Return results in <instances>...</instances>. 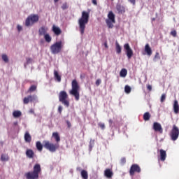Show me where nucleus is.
Segmentation results:
<instances>
[{
	"label": "nucleus",
	"instance_id": "nucleus-1",
	"mask_svg": "<svg viewBox=\"0 0 179 179\" xmlns=\"http://www.w3.org/2000/svg\"><path fill=\"white\" fill-rule=\"evenodd\" d=\"M52 137L55 139L57 143H51L49 141H44L43 148L47 150H49V152L54 153L59 149V144L58 143L61 142V137H59L58 132L52 133Z\"/></svg>",
	"mask_w": 179,
	"mask_h": 179
},
{
	"label": "nucleus",
	"instance_id": "nucleus-2",
	"mask_svg": "<svg viewBox=\"0 0 179 179\" xmlns=\"http://www.w3.org/2000/svg\"><path fill=\"white\" fill-rule=\"evenodd\" d=\"M89 13L86 11L82 12L81 17L78 20V26L80 33L82 36L85 34V30L86 29V24L89 23Z\"/></svg>",
	"mask_w": 179,
	"mask_h": 179
},
{
	"label": "nucleus",
	"instance_id": "nucleus-3",
	"mask_svg": "<svg viewBox=\"0 0 179 179\" xmlns=\"http://www.w3.org/2000/svg\"><path fill=\"white\" fill-rule=\"evenodd\" d=\"M41 173V166L40 164H36L34 166V171L25 173L27 179H38V174Z\"/></svg>",
	"mask_w": 179,
	"mask_h": 179
},
{
	"label": "nucleus",
	"instance_id": "nucleus-4",
	"mask_svg": "<svg viewBox=\"0 0 179 179\" xmlns=\"http://www.w3.org/2000/svg\"><path fill=\"white\" fill-rule=\"evenodd\" d=\"M71 90L69 92V94L72 96H74L75 99L76 101H79V99L80 97V95L79 94V89H80V87L79 86V84L78 83V81L76 80H73L71 83Z\"/></svg>",
	"mask_w": 179,
	"mask_h": 179
},
{
	"label": "nucleus",
	"instance_id": "nucleus-5",
	"mask_svg": "<svg viewBox=\"0 0 179 179\" xmlns=\"http://www.w3.org/2000/svg\"><path fill=\"white\" fill-rule=\"evenodd\" d=\"M40 20V17L37 14H31L25 20V26L29 27V26H33V24L37 23Z\"/></svg>",
	"mask_w": 179,
	"mask_h": 179
},
{
	"label": "nucleus",
	"instance_id": "nucleus-6",
	"mask_svg": "<svg viewBox=\"0 0 179 179\" xmlns=\"http://www.w3.org/2000/svg\"><path fill=\"white\" fill-rule=\"evenodd\" d=\"M68 99V93H66L65 91H61L59 93V101L63 103L65 107H69V99Z\"/></svg>",
	"mask_w": 179,
	"mask_h": 179
},
{
	"label": "nucleus",
	"instance_id": "nucleus-7",
	"mask_svg": "<svg viewBox=\"0 0 179 179\" xmlns=\"http://www.w3.org/2000/svg\"><path fill=\"white\" fill-rule=\"evenodd\" d=\"M106 23L108 29H113L114 27V23H115V14L113 11H109L108 14V19L106 20Z\"/></svg>",
	"mask_w": 179,
	"mask_h": 179
},
{
	"label": "nucleus",
	"instance_id": "nucleus-8",
	"mask_svg": "<svg viewBox=\"0 0 179 179\" xmlns=\"http://www.w3.org/2000/svg\"><path fill=\"white\" fill-rule=\"evenodd\" d=\"M64 45H62V41H58L54 43L50 46V51L52 54H59V52L61 50H62V47Z\"/></svg>",
	"mask_w": 179,
	"mask_h": 179
},
{
	"label": "nucleus",
	"instance_id": "nucleus-9",
	"mask_svg": "<svg viewBox=\"0 0 179 179\" xmlns=\"http://www.w3.org/2000/svg\"><path fill=\"white\" fill-rule=\"evenodd\" d=\"M170 136L172 141H177V139H178L179 129H178V127H177V125L176 124L173 125L172 129L171 131Z\"/></svg>",
	"mask_w": 179,
	"mask_h": 179
},
{
	"label": "nucleus",
	"instance_id": "nucleus-10",
	"mask_svg": "<svg viewBox=\"0 0 179 179\" xmlns=\"http://www.w3.org/2000/svg\"><path fill=\"white\" fill-rule=\"evenodd\" d=\"M124 48L126 51V55L128 59H131L132 57H134V50H132L131 46H129V43H125L124 45Z\"/></svg>",
	"mask_w": 179,
	"mask_h": 179
},
{
	"label": "nucleus",
	"instance_id": "nucleus-11",
	"mask_svg": "<svg viewBox=\"0 0 179 179\" xmlns=\"http://www.w3.org/2000/svg\"><path fill=\"white\" fill-rule=\"evenodd\" d=\"M141 166H139V165L136 164H134L130 167L129 174L130 176H135V173H141Z\"/></svg>",
	"mask_w": 179,
	"mask_h": 179
},
{
	"label": "nucleus",
	"instance_id": "nucleus-12",
	"mask_svg": "<svg viewBox=\"0 0 179 179\" xmlns=\"http://www.w3.org/2000/svg\"><path fill=\"white\" fill-rule=\"evenodd\" d=\"M153 129L155 132H159V134H163V127H162V124L159 122H154L153 124Z\"/></svg>",
	"mask_w": 179,
	"mask_h": 179
},
{
	"label": "nucleus",
	"instance_id": "nucleus-13",
	"mask_svg": "<svg viewBox=\"0 0 179 179\" xmlns=\"http://www.w3.org/2000/svg\"><path fill=\"white\" fill-rule=\"evenodd\" d=\"M48 31V27L43 26L38 29L39 36H45Z\"/></svg>",
	"mask_w": 179,
	"mask_h": 179
},
{
	"label": "nucleus",
	"instance_id": "nucleus-14",
	"mask_svg": "<svg viewBox=\"0 0 179 179\" xmlns=\"http://www.w3.org/2000/svg\"><path fill=\"white\" fill-rule=\"evenodd\" d=\"M159 155H160V161L164 162L166 160V158L167 157V153L166 152V150L163 149L159 150Z\"/></svg>",
	"mask_w": 179,
	"mask_h": 179
},
{
	"label": "nucleus",
	"instance_id": "nucleus-15",
	"mask_svg": "<svg viewBox=\"0 0 179 179\" xmlns=\"http://www.w3.org/2000/svg\"><path fill=\"white\" fill-rule=\"evenodd\" d=\"M52 30L56 36H59L62 33V30H61V28H59L55 25L52 26Z\"/></svg>",
	"mask_w": 179,
	"mask_h": 179
},
{
	"label": "nucleus",
	"instance_id": "nucleus-16",
	"mask_svg": "<svg viewBox=\"0 0 179 179\" xmlns=\"http://www.w3.org/2000/svg\"><path fill=\"white\" fill-rule=\"evenodd\" d=\"M104 176L107 178H113V176H114V173H113V171L110 169H107L104 171Z\"/></svg>",
	"mask_w": 179,
	"mask_h": 179
},
{
	"label": "nucleus",
	"instance_id": "nucleus-17",
	"mask_svg": "<svg viewBox=\"0 0 179 179\" xmlns=\"http://www.w3.org/2000/svg\"><path fill=\"white\" fill-rule=\"evenodd\" d=\"M36 99V96L29 95L27 97H24L23 99L24 104H29V101H33Z\"/></svg>",
	"mask_w": 179,
	"mask_h": 179
},
{
	"label": "nucleus",
	"instance_id": "nucleus-18",
	"mask_svg": "<svg viewBox=\"0 0 179 179\" xmlns=\"http://www.w3.org/2000/svg\"><path fill=\"white\" fill-rule=\"evenodd\" d=\"M24 141L27 143H30L31 142V136L30 135V133L29 131H26L24 136Z\"/></svg>",
	"mask_w": 179,
	"mask_h": 179
},
{
	"label": "nucleus",
	"instance_id": "nucleus-19",
	"mask_svg": "<svg viewBox=\"0 0 179 179\" xmlns=\"http://www.w3.org/2000/svg\"><path fill=\"white\" fill-rule=\"evenodd\" d=\"M26 156L29 157V159H33V157H34V151L31 149L27 150Z\"/></svg>",
	"mask_w": 179,
	"mask_h": 179
},
{
	"label": "nucleus",
	"instance_id": "nucleus-20",
	"mask_svg": "<svg viewBox=\"0 0 179 179\" xmlns=\"http://www.w3.org/2000/svg\"><path fill=\"white\" fill-rule=\"evenodd\" d=\"M173 111L175 114H178L179 113V105H178V101L175 100L173 103Z\"/></svg>",
	"mask_w": 179,
	"mask_h": 179
},
{
	"label": "nucleus",
	"instance_id": "nucleus-21",
	"mask_svg": "<svg viewBox=\"0 0 179 179\" xmlns=\"http://www.w3.org/2000/svg\"><path fill=\"white\" fill-rule=\"evenodd\" d=\"M145 52L147 53V55H152V48H150V46L149 44H146L145 46Z\"/></svg>",
	"mask_w": 179,
	"mask_h": 179
},
{
	"label": "nucleus",
	"instance_id": "nucleus-22",
	"mask_svg": "<svg viewBox=\"0 0 179 179\" xmlns=\"http://www.w3.org/2000/svg\"><path fill=\"white\" fill-rule=\"evenodd\" d=\"M116 9L118 13H124V12H125V8H124V6H121L120 4H117L116 6Z\"/></svg>",
	"mask_w": 179,
	"mask_h": 179
},
{
	"label": "nucleus",
	"instance_id": "nucleus-23",
	"mask_svg": "<svg viewBox=\"0 0 179 179\" xmlns=\"http://www.w3.org/2000/svg\"><path fill=\"white\" fill-rule=\"evenodd\" d=\"M81 177H82L83 179H88L89 178V174L87 173V171L82 170L81 171Z\"/></svg>",
	"mask_w": 179,
	"mask_h": 179
},
{
	"label": "nucleus",
	"instance_id": "nucleus-24",
	"mask_svg": "<svg viewBox=\"0 0 179 179\" xmlns=\"http://www.w3.org/2000/svg\"><path fill=\"white\" fill-rule=\"evenodd\" d=\"M54 76L55 80H57L58 82H61V76H59V73L57 70L54 71Z\"/></svg>",
	"mask_w": 179,
	"mask_h": 179
},
{
	"label": "nucleus",
	"instance_id": "nucleus-25",
	"mask_svg": "<svg viewBox=\"0 0 179 179\" xmlns=\"http://www.w3.org/2000/svg\"><path fill=\"white\" fill-rule=\"evenodd\" d=\"M127 74H128V71H127V69H122L120 71V76H121V78H125V76H127Z\"/></svg>",
	"mask_w": 179,
	"mask_h": 179
},
{
	"label": "nucleus",
	"instance_id": "nucleus-26",
	"mask_svg": "<svg viewBox=\"0 0 179 179\" xmlns=\"http://www.w3.org/2000/svg\"><path fill=\"white\" fill-rule=\"evenodd\" d=\"M13 115L14 118H19V117H22V112L20 110H15L13 113Z\"/></svg>",
	"mask_w": 179,
	"mask_h": 179
},
{
	"label": "nucleus",
	"instance_id": "nucleus-27",
	"mask_svg": "<svg viewBox=\"0 0 179 179\" xmlns=\"http://www.w3.org/2000/svg\"><path fill=\"white\" fill-rule=\"evenodd\" d=\"M36 146L38 152H43V144H41V142L37 141L36 143Z\"/></svg>",
	"mask_w": 179,
	"mask_h": 179
},
{
	"label": "nucleus",
	"instance_id": "nucleus-28",
	"mask_svg": "<svg viewBox=\"0 0 179 179\" xmlns=\"http://www.w3.org/2000/svg\"><path fill=\"white\" fill-rule=\"evenodd\" d=\"M115 50H116V52L117 54H121V51H122V48H121V45H120V43H118L117 41L115 42Z\"/></svg>",
	"mask_w": 179,
	"mask_h": 179
},
{
	"label": "nucleus",
	"instance_id": "nucleus-29",
	"mask_svg": "<svg viewBox=\"0 0 179 179\" xmlns=\"http://www.w3.org/2000/svg\"><path fill=\"white\" fill-rule=\"evenodd\" d=\"M44 38L46 43H51L52 38H51V36H50L49 34H46L44 35Z\"/></svg>",
	"mask_w": 179,
	"mask_h": 179
},
{
	"label": "nucleus",
	"instance_id": "nucleus-30",
	"mask_svg": "<svg viewBox=\"0 0 179 179\" xmlns=\"http://www.w3.org/2000/svg\"><path fill=\"white\" fill-rule=\"evenodd\" d=\"M144 121H149L150 120V113L149 112H146L143 115Z\"/></svg>",
	"mask_w": 179,
	"mask_h": 179
},
{
	"label": "nucleus",
	"instance_id": "nucleus-31",
	"mask_svg": "<svg viewBox=\"0 0 179 179\" xmlns=\"http://www.w3.org/2000/svg\"><path fill=\"white\" fill-rule=\"evenodd\" d=\"M1 162H8L9 160V156L6 154H2L1 157Z\"/></svg>",
	"mask_w": 179,
	"mask_h": 179
},
{
	"label": "nucleus",
	"instance_id": "nucleus-32",
	"mask_svg": "<svg viewBox=\"0 0 179 179\" xmlns=\"http://www.w3.org/2000/svg\"><path fill=\"white\" fill-rule=\"evenodd\" d=\"M36 90H37V85H31L28 92H36Z\"/></svg>",
	"mask_w": 179,
	"mask_h": 179
},
{
	"label": "nucleus",
	"instance_id": "nucleus-33",
	"mask_svg": "<svg viewBox=\"0 0 179 179\" xmlns=\"http://www.w3.org/2000/svg\"><path fill=\"white\" fill-rule=\"evenodd\" d=\"M124 92L127 94H129V93H131V87L129 85H126L124 87Z\"/></svg>",
	"mask_w": 179,
	"mask_h": 179
},
{
	"label": "nucleus",
	"instance_id": "nucleus-34",
	"mask_svg": "<svg viewBox=\"0 0 179 179\" xmlns=\"http://www.w3.org/2000/svg\"><path fill=\"white\" fill-rule=\"evenodd\" d=\"M1 58L4 62H9V58H8V55L3 54L1 56Z\"/></svg>",
	"mask_w": 179,
	"mask_h": 179
},
{
	"label": "nucleus",
	"instance_id": "nucleus-35",
	"mask_svg": "<svg viewBox=\"0 0 179 179\" xmlns=\"http://www.w3.org/2000/svg\"><path fill=\"white\" fill-rule=\"evenodd\" d=\"M69 6H68V3H64L62 6V9L63 10H65V9H68Z\"/></svg>",
	"mask_w": 179,
	"mask_h": 179
},
{
	"label": "nucleus",
	"instance_id": "nucleus-36",
	"mask_svg": "<svg viewBox=\"0 0 179 179\" xmlns=\"http://www.w3.org/2000/svg\"><path fill=\"white\" fill-rule=\"evenodd\" d=\"M165 100H166V94H162L160 99L161 103H164Z\"/></svg>",
	"mask_w": 179,
	"mask_h": 179
},
{
	"label": "nucleus",
	"instance_id": "nucleus-37",
	"mask_svg": "<svg viewBox=\"0 0 179 179\" xmlns=\"http://www.w3.org/2000/svg\"><path fill=\"white\" fill-rule=\"evenodd\" d=\"M125 163H127V159H125V157H122L120 159V164H122V166H124V164H125Z\"/></svg>",
	"mask_w": 179,
	"mask_h": 179
},
{
	"label": "nucleus",
	"instance_id": "nucleus-38",
	"mask_svg": "<svg viewBox=\"0 0 179 179\" xmlns=\"http://www.w3.org/2000/svg\"><path fill=\"white\" fill-rule=\"evenodd\" d=\"M98 126L101 128V129H106V124H104V123H99Z\"/></svg>",
	"mask_w": 179,
	"mask_h": 179
},
{
	"label": "nucleus",
	"instance_id": "nucleus-39",
	"mask_svg": "<svg viewBox=\"0 0 179 179\" xmlns=\"http://www.w3.org/2000/svg\"><path fill=\"white\" fill-rule=\"evenodd\" d=\"M171 36H173V37H177V31L173 30L171 31Z\"/></svg>",
	"mask_w": 179,
	"mask_h": 179
},
{
	"label": "nucleus",
	"instance_id": "nucleus-40",
	"mask_svg": "<svg viewBox=\"0 0 179 179\" xmlns=\"http://www.w3.org/2000/svg\"><path fill=\"white\" fill-rule=\"evenodd\" d=\"M101 83V79H97L95 82V85L96 86H100V84Z\"/></svg>",
	"mask_w": 179,
	"mask_h": 179
},
{
	"label": "nucleus",
	"instance_id": "nucleus-41",
	"mask_svg": "<svg viewBox=\"0 0 179 179\" xmlns=\"http://www.w3.org/2000/svg\"><path fill=\"white\" fill-rule=\"evenodd\" d=\"M26 60H27V64H31V62L33 61V59L31 58H29V57L27 58Z\"/></svg>",
	"mask_w": 179,
	"mask_h": 179
},
{
	"label": "nucleus",
	"instance_id": "nucleus-42",
	"mask_svg": "<svg viewBox=\"0 0 179 179\" xmlns=\"http://www.w3.org/2000/svg\"><path fill=\"white\" fill-rule=\"evenodd\" d=\"M155 58H157V59H160V54L158 52L155 53Z\"/></svg>",
	"mask_w": 179,
	"mask_h": 179
},
{
	"label": "nucleus",
	"instance_id": "nucleus-43",
	"mask_svg": "<svg viewBox=\"0 0 179 179\" xmlns=\"http://www.w3.org/2000/svg\"><path fill=\"white\" fill-rule=\"evenodd\" d=\"M66 122L68 128H71V127H72L71 122H69V120H66Z\"/></svg>",
	"mask_w": 179,
	"mask_h": 179
},
{
	"label": "nucleus",
	"instance_id": "nucleus-44",
	"mask_svg": "<svg viewBox=\"0 0 179 179\" xmlns=\"http://www.w3.org/2000/svg\"><path fill=\"white\" fill-rule=\"evenodd\" d=\"M130 3H132V5H135L136 3V0H128Z\"/></svg>",
	"mask_w": 179,
	"mask_h": 179
},
{
	"label": "nucleus",
	"instance_id": "nucleus-45",
	"mask_svg": "<svg viewBox=\"0 0 179 179\" xmlns=\"http://www.w3.org/2000/svg\"><path fill=\"white\" fill-rule=\"evenodd\" d=\"M58 112L59 113V114L62 113V106H59L58 107Z\"/></svg>",
	"mask_w": 179,
	"mask_h": 179
},
{
	"label": "nucleus",
	"instance_id": "nucleus-46",
	"mask_svg": "<svg viewBox=\"0 0 179 179\" xmlns=\"http://www.w3.org/2000/svg\"><path fill=\"white\" fill-rule=\"evenodd\" d=\"M147 89L149 90V92H152V85H147Z\"/></svg>",
	"mask_w": 179,
	"mask_h": 179
},
{
	"label": "nucleus",
	"instance_id": "nucleus-47",
	"mask_svg": "<svg viewBox=\"0 0 179 179\" xmlns=\"http://www.w3.org/2000/svg\"><path fill=\"white\" fill-rule=\"evenodd\" d=\"M17 29L18 31H21V30L22 29V26H20V25H17Z\"/></svg>",
	"mask_w": 179,
	"mask_h": 179
},
{
	"label": "nucleus",
	"instance_id": "nucleus-48",
	"mask_svg": "<svg viewBox=\"0 0 179 179\" xmlns=\"http://www.w3.org/2000/svg\"><path fill=\"white\" fill-rule=\"evenodd\" d=\"M92 2L94 5H97V0H92Z\"/></svg>",
	"mask_w": 179,
	"mask_h": 179
},
{
	"label": "nucleus",
	"instance_id": "nucleus-49",
	"mask_svg": "<svg viewBox=\"0 0 179 179\" xmlns=\"http://www.w3.org/2000/svg\"><path fill=\"white\" fill-rule=\"evenodd\" d=\"M30 114H34V109L31 108L29 110Z\"/></svg>",
	"mask_w": 179,
	"mask_h": 179
},
{
	"label": "nucleus",
	"instance_id": "nucleus-50",
	"mask_svg": "<svg viewBox=\"0 0 179 179\" xmlns=\"http://www.w3.org/2000/svg\"><path fill=\"white\" fill-rule=\"evenodd\" d=\"M108 122H109L110 125H113V120L110 119L108 120Z\"/></svg>",
	"mask_w": 179,
	"mask_h": 179
},
{
	"label": "nucleus",
	"instance_id": "nucleus-51",
	"mask_svg": "<svg viewBox=\"0 0 179 179\" xmlns=\"http://www.w3.org/2000/svg\"><path fill=\"white\" fill-rule=\"evenodd\" d=\"M105 48H108V45L107 44V42L104 43Z\"/></svg>",
	"mask_w": 179,
	"mask_h": 179
},
{
	"label": "nucleus",
	"instance_id": "nucleus-52",
	"mask_svg": "<svg viewBox=\"0 0 179 179\" xmlns=\"http://www.w3.org/2000/svg\"><path fill=\"white\" fill-rule=\"evenodd\" d=\"M13 124L15 126H16V125H17V122H15Z\"/></svg>",
	"mask_w": 179,
	"mask_h": 179
},
{
	"label": "nucleus",
	"instance_id": "nucleus-53",
	"mask_svg": "<svg viewBox=\"0 0 179 179\" xmlns=\"http://www.w3.org/2000/svg\"><path fill=\"white\" fill-rule=\"evenodd\" d=\"M58 1H59V0H54V2H55V3H57V2H58Z\"/></svg>",
	"mask_w": 179,
	"mask_h": 179
},
{
	"label": "nucleus",
	"instance_id": "nucleus-54",
	"mask_svg": "<svg viewBox=\"0 0 179 179\" xmlns=\"http://www.w3.org/2000/svg\"><path fill=\"white\" fill-rule=\"evenodd\" d=\"M111 1H114V0H111Z\"/></svg>",
	"mask_w": 179,
	"mask_h": 179
}]
</instances>
